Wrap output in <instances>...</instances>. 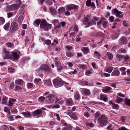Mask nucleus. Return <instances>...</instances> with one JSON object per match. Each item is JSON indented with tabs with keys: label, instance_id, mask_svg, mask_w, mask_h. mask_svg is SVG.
Returning a JSON list of instances; mask_svg holds the SVG:
<instances>
[{
	"label": "nucleus",
	"instance_id": "obj_21",
	"mask_svg": "<svg viewBox=\"0 0 130 130\" xmlns=\"http://www.w3.org/2000/svg\"><path fill=\"white\" fill-rule=\"evenodd\" d=\"M42 19H42L41 20L38 19H36L35 20L34 23L33 24L35 26V24H36V25H37L39 26V25L40 23H41V22H42Z\"/></svg>",
	"mask_w": 130,
	"mask_h": 130
},
{
	"label": "nucleus",
	"instance_id": "obj_55",
	"mask_svg": "<svg viewBox=\"0 0 130 130\" xmlns=\"http://www.w3.org/2000/svg\"><path fill=\"white\" fill-rule=\"evenodd\" d=\"M79 68L81 69H86L87 67L85 65L81 64L79 65Z\"/></svg>",
	"mask_w": 130,
	"mask_h": 130
},
{
	"label": "nucleus",
	"instance_id": "obj_51",
	"mask_svg": "<svg viewBox=\"0 0 130 130\" xmlns=\"http://www.w3.org/2000/svg\"><path fill=\"white\" fill-rule=\"evenodd\" d=\"M117 99L116 101L118 103H120L121 102L123 101V99L119 97H117Z\"/></svg>",
	"mask_w": 130,
	"mask_h": 130
},
{
	"label": "nucleus",
	"instance_id": "obj_59",
	"mask_svg": "<svg viewBox=\"0 0 130 130\" xmlns=\"http://www.w3.org/2000/svg\"><path fill=\"white\" fill-rule=\"evenodd\" d=\"M77 71L76 69H75L73 71H70L69 72H68V73L71 74H76L77 73Z\"/></svg>",
	"mask_w": 130,
	"mask_h": 130
},
{
	"label": "nucleus",
	"instance_id": "obj_33",
	"mask_svg": "<svg viewBox=\"0 0 130 130\" xmlns=\"http://www.w3.org/2000/svg\"><path fill=\"white\" fill-rule=\"evenodd\" d=\"M44 83L45 85L49 86H52L51 80L50 79L45 80L44 82Z\"/></svg>",
	"mask_w": 130,
	"mask_h": 130
},
{
	"label": "nucleus",
	"instance_id": "obj_42",
	"mask_svg": "<svg viewBox=\"0 0 130 130\" xmlns=\"http://www.w3.org/2000/svg\"><path fill=\"white\" fill-rule=\"evenodd\" d=\"M23 16H20L18 18V22L19 24H21L22 22L23 21Z\"/></svg>",
	"mask_w": 130,
	"mask_h": 130
},
{
	"label": "nucleus",
	"instance_id": "obj_56",
	"mask_svg": "<svg viewBox=\"0 0 130 130\" xmlns=\"http://www.w3.org/2000/svg\"><path fill=\"white\" fill-rule=\"evenodd\" d=\"M71 126H67L66 127L63 128V130H71Z\"/></svg>",
	"mask_w": 130,
	"mask_h": 130
},
{
	"label": "nucleus",
	"instance_id": "obj_50",
	"mask_svg": "<svg viewBox=\"0 0 130 130\" xmlns=\"http://www.w3.org/2000/svg\"><path fill=\"white\" fill-rule=\"evenodd\" d=\"M8 72L10 73H12L15 72L14 69L11 67L8 68Z\"/></svg>",
	"mask_w": 130,
	"mask_h": 130
},
{
	"label": "nucleus",
	"instance_id": "obj_6",
	"mask_svg": "<svg viewBox=\"0 0 130 130\" xmlns=\"http://www.w3.org/2000/svg\"><path fill=\"white\" fill-rule=\"evenodd\" d=\"M42 111L40 109H38L32 112V115L33 117L37 118L41 117Z\"/></svg>",
	"mask_w": 130,
	"mask_h": 130
},
{
	"label": "nucleus",
	"instance_id": "obj_32",
	"mask_svg": "<svg viewBox=\"0 0 130 130\" xmlns=\"http://www.w3.org/2000/svg\"><path fill=\"white\" fill-rule=\"evenodd\" d=\"M116 57L118 61H121L123 60V55L117 54Z\"/></svg>",
	"mask_w": 130,
	"mask_h": 130
},
{
	"label": "nucleus",
	"instance_id": "obj_62",
	"mask_svg": "<svg viewBox=\"0 0 130 130\" xmlns=\"http://www.w3.org/2000/svg\"><path fill=\"white\" fill-rule=\"evenodd\" d=\"M46 4L48 5H51L53 4L52 1L50 0H47L46 2Z\"/></svg>",
	"mask_w": 130,
	"mask_h": 130
},
{
	"label": "nucleus",
	"instance_id": "obj_3",
	"mask_svg": "<svg viewBox=\"0 0 130 130\" xmlns=\"http://www.w3.org/2000/svg\"><path fill=\"white\" fill-rule=\"evenodd\" d=\"M18 27V25L17 23L12 22L11 24L9 31L11 33H13L17 30Z\"/></svg>",
	"mask_w": 130,
	"mask_h": 130
},
{
	"label": "nucleus",
	"instance_id": "obj_20",
	"mask_svg": "<svg viewBox=\"0 0 130 130\" xmlns=\"http://www.w3.org/2000/svg\"><path fill=\"white\" fill-rule=\"evenodd\" d=\"M120 74V72L118 70H114L111 73V75L112 76H118Z\"/></svg>",
	"mask_w": 130,
	"mask_h": 130
},
{
	"label": "nucleus",
	"instance_id": "obj_4",
	"mask_svg": "<svg viewBox=\"0 0 130 130\" xmlns=\"http://www.w3.org/2000/svg\"><path fill=\"white\" fill-rule=\"evenodd\" d=\"M3 52L5 55V57L3 58L4 59H11V58H12L11 57L12 52H9L5 48H3Z\"/></svg>",
	"mask_w": 130,
	"mask_h": 130
},
{
	"label": "nucleus",
	"instance_id": "obj_38",
	"mask_svg": "<svg viewBox=\"0 0 130 130\" xmlns=\"http://www.w3.org/2000/svg\"><path fill=\"white\" fill-rule=\"evenodd\" d=\"M15 83L16 85H20L23 83V80L22 79H18L15 81Z\"/></svg>",
	"mask_w": 130,
	"mask_h": 130
},
{
	"label": "nucleus",
	"instance_id": "obj_28",
	"mask_svg": "<svg viewBox=\"0 0 130 130\" xmlns=\"http://www.w3.org/2000/svg\"><path fill=\"white\" fill-rule=\"evenodd\" d=\"M82 51L84 54H86L88 53L89 50L87 47H83Z\"/></svg>",
	"mask_w": 130,
	"mask_h": 130
},
{
	"label": "nucleus",
	"instance_id": "obj_45",
	"mask_svg": "<svg viewBox=\"0 0 130 130\" xmlns=\"http://www.w3.org/2000/svg\"><path fill=\"white\" fill-rule=\"evenodd\" d=\"M72 100L71 99L66 100V104L67 105H70L72 103Z\"/></svg>",
	"mask_w": 130,
	"mask_h": 130
},
{
	"label": "nucleus",
	"instance_id": "obj_18",
	"mask_svg": "<svg viewBox=\"0 0 130 130\" xmlns=\"http://www.w3.org/2000/svg\"><path fill=\"white\" fill-rule=\"evenodd\" d=\"M22 114L26 118H31L30 112L29 111L24 112L22 113Z\"/></svg>",
	"mask_w": 130,
	"mask_h": 130
},
{
	"label": "nucleus",
	"instance_id": "obj_19",
	"mask_svg": "<svg viewBox=\"0 0 130 130\" xmlns=\"http://www.w3.org/2000/svg\"><path fill=\"white\" fill-rule=\"evenodd\" d=\"M70 117L72 119L74 120H77L78 119V117L76 115L75 113H71Z\"/></svg>",
	"mask_w": 130,
	"mask_h": 130
},
{
	"label": "nucleus",
	"instance_id": "obj_12",
	"mask_svg": "<svg viewBox=\"0 0 130 130\" xmlns=\"http://www.w3.org/2000/svg\"><path fill=\"white\" fill-rule=\"evenodd\" d=\"M17 101L16 99L12 98H10L9 100L8 105L10 107H12V105L14 104L15 102Z\"/></svg>",
	"mask_w": 130,
	"mask_h": 130
},
{
	"label": "nucleus",
	"instance_id": "obj_52",
	"mask_svg": "<svg viewBox=\"0 0 130 130\" xmlns=\"http://www.w3.org/2000/svg\"><path fill=\"white\" fill-rule=\"evenodd\" d=\"M112 106L114 108L116 109H118L119 106L118 104H115L113 103H112Z\"/></svg>",
	"mask_w": 130,
	"mask_h": 130
},
{
	"label": "nucleus",
	"instance_id": "obj_13",
	"mask_svg": "<svg viewBox=\"0 0 130 130\" xmlns=\"http://www.w3.org/2000/svg\"><path fill=\"white\" fill-rule=\"evenodd\" d=\"M111 88L109 87H106L102 89V91L105 93H109L111 92Z\"/></svg>",
	"mask_w": 130,
	"mask_h": 130
},
{
	"label": "nucleus",
	"instance_id": "obj_27",
	"mask_svg": "<svg viewBox=\"0 0 130 130\" xmlns=\"http://www.w3.org/2000/svg\"><path fill=\"white\" fill-rule=\"evenodd\" d=\"M123 60L125 61H130V57L127 54L123 56Z\"/></svg>",
	"mask_w": 130,
	"mask_h": 130
},
{
	"label": "nucleus",
	"instance_id": "obj_34",
	"mask_svg": "<svg viewBox=\"0 0 130 130\" xmlns=\"http://www.w3.org/2000/svg\"><path fill=\"white\" fill-rule=\"evenodd\" d=\"M66 55L68 57L71 58L73 56V53L70 52H67L66 53Z\"/></svg>",
	"mask_w": 130,
	"mask_h": 130
},
{
	"label": "nucleus",
	"instance_id": "obj_41",
	"mask_svg": "<svg viewBox=\"0 0 130 130\" xmlns=\"http://www.w3.org/2000/svg\"><path fill=\"white\" fill-rule=\"evenodd\" d=\"M107 56L109 59L111 60L113 57V54L109 52H107Z\"/></svg>",
	"mask_w": 130,
	"mask_h": 130
},
{
	"label": "nucleus",
	"instance_id": "obj_9",
	"mask_svg": "<svg viewBox=\"0 0 130 130\" xmlns=\"http://www.w3.org/2000/svg\"><path fill=\"white\" fill-rule=\"evenodd\" d=\"M49 69L48 67L46 64H42L40 66V69L38 71V72L40 73V72L41 71H46L48 70Z\"/></svg>",
	"mask_w": 130,
	"mask_h": 130
},
{
	"label": "nucleus",
	"instance_id": "obj_35",
	"mask_svg": "<svg viewBox=\"0 0 130 130\" xmlns=\"http://www.w3.org/2000/svg\"><path fill=\"white\" fill-rule=\"evenodd\" d=\"M10 22H9L6 23L4 26V28L6 30L8 29V28L10 25Z\"/></svg>",
	"mask_w": 130,
	"mask_h": 130
},
{
	"label": "nucleus",
	"instance_id": "obj_40",
	"mask_svg": "<svg viewBox=\"0 0 130 130\" xmlns=\"http://www.w3.org/2000/svg\"><path fill=\"white\" fill-rule=\"evenodd\" d=\"M45 99V98L43 96H41L38 98V101L41 103L43 102Z\"/></svg>",
	"mask_w": 130,
	"mask_h": 130
},
{
	"label": "nucleus",
	"instance_id": "obj_39",
	"mask_svg": "<svg viewBox=\"0 0 130 130\" xmlns=\"http://www.w3.org/2000/svg\"><path fill=\"white\" fill-rule=\"evenodd\" d=\"M119 35V34L116 33L112 36V38L113 40L115 39L118 37Z\"/></svg>",
	"mask_w": 130,
	"mask_h": 130
},
{
	"label": "nucleus",
	"instance_id": "obj_58",
	"mask_svg": "<svg viewBox=\"0 0 130 130\" xmlns=\"http://www.w3.org/2000/svg\"><path fill=\"white\" fill-rule=\"evenodd\" d=\"M41 80V79L40 78H35L34 80V83L36 84H38Z\"/></svg>",
	"mask_w": 130,
	"mask_h": 130
},
{
	"label": "nucleus",
	"instance_id": "obj_49",
	"mask_svg": "<svg viewBox=\"0 0 130 130\" xmlns=\"http://www.w3.org/2000/svg\"><path fill=\"white\" fill-rule=\"evenodd\" d=\"M5 22L4 18L3 17H0V25L3 24Z\"/></svg>",
	"mask_w": 130,
	"mask_h": 130
},
{
	"label": "nucleus",
	"instance_id": "obj_23",
	"mask_svg": "<svg viewBox=\"0 0 130 130\" xmlns=\"http://www.w3.org/2000/svg\"><path fill=\"white\" fill-rule=\"evenodd\" d=\"M49 10L51 13L54 15H56L57 13L56 10H55L53 8L50 7L49 8Z\"/></svg>",
	"mask_w": 130,
	"mask_h": 130
},
{
	"label": "nucleus",
	"instance_id": "obj_30",
	"mask_svg": "<svg viewBox=\"0 0 130 130\" xmlns=\"http://www.w3.org/2000/svg\"><path fill=\"white\" fill-rule=\"evenodd\" d=\"M113 67H110L107 68H106L105 69V71L108 73H110L113 70Z\"/></svg>",
	"mask_w": 130,
	"mask_h": 130
},
{
	"label": "nucleus",
	"instance_id": "obj_43",
	"mask_svg": "<svg viewBox=\"0 0 130 130\" xmlns=\"http://www.w3.org/2000/svg\"><path fill=\"white\" fill-rule=\"evenodd\" d=\"M10 8L12 10H14L18 8V6L17 5L12 4L10 6Z\"/></svg>",
	"mask_w": 130,
	"mask_h": 130
},
{
	"label": "nucleus",
	"instance_id": "obj_15",
	"mask_svg": "<svg viewBox=\"0 0 130 130\" xmlns=\"http://www.w3.org/2000/svg\"><path fill=\"white\" fill-rule=\"evenodd\" d=\"M86 5L87 6H91L93 8L95 6L94 3L93 2H91V1H86Z\"/></svg>",
	"mask_w": 130,
	"mask_h": 130
},
{
	"label": "nucleus",
	"instance_id": "obj_8",
	"mask_svg": "<svg viewBox=\"0 0 130 130\" xmlns=\"http://www.w3.org/2000/svg\"><path fill=\"white\" fill-rule=\"evenodd\" d=\"M46 101L49 103H52L53 102L54 100V97L52 94L46 97Z\"/></svg>",
	"mask_w": 130,
	"mask_h": 130
},
{
	"label": "nucleus",
	"instance_id": "obj_14",
	"mask_svg": "<svg viewBox=\"0 0 130 130\" xmlns=\"http://www.w3.org/2000/svg\"><path fill=\"white\" fill-rule=\"evenodd\" d=\"M90 90L88 89H83V94L86 96H89L90 94Z\"/></svg>",
	"mask_w": 130,
	"mask_h": 130
},
{
	"label": "nucleus",
	"instance_id": "obj_53",
	"mask_svg": "<svg viewBox=\"0 0 130 130\" xmlns=\"http://www.w3.org/2000/svg\"><path fill=\"white\" fill-rule=\"evenodd\" d=\"M93 73V72L91 70H88L86 72L85 75L87 76H89L90 74H92Z\"/></svg>",
	"mask_w": 130,
	"mask_h": 130
},
{
	"label": "nucleus",
	"instance_id": "obj_10",
	"mask_svg": "<svg viewBox=\"0 0 130 130\" xmlns=\"http://www.w3.org/2000/svg\"><path fill=\"white\" fill-rule=\"evenodd\" d=\"M11 57L12 58H11L10 59L12 60H17L19 58V55L16 52H12Z\"/></svg>",
	"mask_w": 130,
	"mask_h": 130
},
{
	"label": "nucleus",
	"instance_id": "obj_31",
	"mask_svg": "<svg viewBox=\"0 0 130 130\" xmlns=\"http://www.w3.org/2000/svg\"><path fill=\"white\" fill-rule=\"evenodd\" d=\"M100 98L101 100H103L105 102H106L108 99L105 95L102 94H100Z\"/></svg>",
	"mask_w": 130,
	"mask_h": 130
},
{
	"label": "nucleus",
	"instance_id": "obj_64",
	"mask_svg": "<svg viewBox=\"0 0 130 130\" xmlns=\"http://www.w3.org/2000/svg\"><path fill=\"white\" fill-rule=\"evenodd\" d=\"M7 17L8 18H9L11 17L13 15V14L12 13L10 12L7 13Z\"/></svg>",
	"mask_w": 130,
	"mask_h": 130
},
{
	"label": "nucleus",
	"instance_id": "obj_63",
	"mask_svg": "<svg viewBox=\"0 0 130 130\" xmlns=\"http://www.w3.org/2000/svg\"><path fill=\"white\" fill-rule=\"evenodd\" d=\"M45 43L47 44H49L51 43V41L50 40H47L44 41Z\"/></svg>",
	"mask_w": 130,
	"mask_h": 130
},
{
	"label": "nucleus",
	"instance_id": "obj_26",
	"mask_svg": "<svg viewBox=\"0 0 130 130\" xmlns=\"http://www.w3.org/2000/svg\"><path fill=\"white\" fill-rule=\"evenodd\" d=\"M100 125L101 126H103L106 125L108 123V122L106 120L101 121L99 123Z\"/></svg>",
	"mask_w": 130,
	"mask_h": 130
},
{
	"label": "nucleus",
	"instance_id": "obj_44",
	"mask_svg": "<svg viewBox=\"0 0 130 130\" xmlns=\"http://www.w3.org/2000/svg\"><path fill=\"white\" fill-rule=\"evenodd\" d=\"M55 65L56 67L58 68L62 67L59 61H55Z\"/></svg>",
	"mask_w": 130,
	"mask_h": 130
},
{
	"label": "nucleus",
	"instance_id": "obj_60",
	"mask_svg": "<svg viewBox=\"0 0 130 130\" xmlns=\"http://www.w3.org/2000/svg\"><path fill=\"white\" fill-rule=\"evenodd\" d=\"M102 24L103 27L105 28L107 24V22L106 21H104L102 22Z\"/></svg>",
	"mask_w": 130,
	"mask_h": 130
},
{
	"label": "nucleus",
	"instance_id": "obj_11",
	"mask_svg": "<svg viewBox=\"0 0 130 130\" xmlns=\"http://www.w3.org/2000/svg\"><path fill=\"white\" fill-rule=\"evenodd\" d=\"M127 42V39L124 36L122 37L119 40V42L121 44H126Z\"/></svg>",
	"mask_w": 130,
	"mask_h": 130
},
{
	"label": "nucleus",
	"instance_id": "obj_48",
	"mask_svg": "<svg viewBox=\"0 0 130 130\" xmlns=\"http://www.w3.org/2000/svg\"><path fill=\"white\" fill-rule=\"evenodd\" d=\"M6 46L8 47H10L12 48L14 46L10 42H8L7 43L5 44Z\"/></svg>",
	"mask_w": 130,
	"mask_h": 130
},
{
	"label": "nucleus",
	"instance_id": "obj_37",
	"mask_svg": "<svg viewBox=\"0 0 130 130\" xmlns=\"http://www.w3.org/2000/svg\"><path fill=\"white\" fill-rule=\"evenodd\" d=\"M8 127L6 125H3L0 128V130H8Z\"/></svg>",
	"mask_w": 130,
	"mask_h": 130
},
{
	"label": "nucleus",
	"instance_id": "obj_47",
	"mask_svg": "<svg viewBox=\"0 0 130 130\" xmlns=\"http://www.w3.org/2000/svg\"><path fill=\"white\" fill-rule=\"evenodd\" d=\"M20 14L23 15L24 13V9L23 7H21L19 10Z\"/></svg>",
	"mask_w": 130,
	"mask_h": 130
},
{
	"label": "nucleus",
	"instance_id": "obj_54",
	"mask_svg": "<svg viewBox=\"0 0 130 130\" xmlns=\"http://www.w3.org/2000/svg\"><path fill=\"white\" fill-rule=\"evenodd\" d=\"M84 116L87 118H88L90 116V114L87 111H85L84 112Z\"/></svg>",
	"mask_w": 130,
	"mask_h": 130
},
{
	"label": "nucleus",
	"instance_id": "obj_25",
	"mask_svg": "<svg viewBox=\"0 0 130 130\" xmlns=\"http://www.w3.org/2000/svg\"><path fill=\"white\" fill-rule=\"evenodd\" d=\"M124 102L126 105L130 106V99L126 98L124 99Z\"/></svg>",
	"mask_w": 130,
	"mask_h": 130
},
{
	"label": "nucleus",
	"instance_id": "obj_7",
	"mask_svg": "<svg viewBox=\"0 0 130 130\" xmlns=\"http://www.w3.org/2000/svg\"><path fill=\"white\" fill-rule=\"evenodd\" d=\"M66 9L67 11L72 10H76L78 8V6L74 4H70L67 5L66 6Z\"/></svg>",
	"mask_w": 130,
	"mask_h": 130
},
{
	"label": "nucleus",
	"instance_id": "obj_46",
	"mask_svg": "<svg viewBox=\"0 0 130 130\" xmlns=\"http://www.w3.org/2000/svg\"><path fill=\"white\" fill-rule=\"evenodd\" d=\"M96 22L93 21H90L89 22L87 25V27H89L91 25H95L96 24Z\"/></svg>",
	"mask_w": 130,
	"mask_h": 130
},
{
	"label": "nucleus",
	"instance_id": "obj_5",
	"mask_svg": "<svg viewBox=\"0 0 130 130\" xmlns=\"http://www.w3.org/2000/svg\"><path fill=\"white\" fill-rule=\"evenodd\" d=\"M112 13L116 15V16L119 17L120 18H122L123 17V15L120 14L122 13L123 12L118 10L117 8L113 9L112 11Z\"/></svg>",
	"mask_w": 130,
	"mask_h": 130
},
{
	"label": "nucleus",
	"instance_id": "obj_29",
	"mask_svg": "<svg viewBox=\"0 0 130 130\" xmlns=\"http://www.w3.org/2000/svg\"><path fill=\"white\" fill-rule=\"evenodd\" d=\"M74 97L75 99L76 100H78L80 98L79 94L78 92H76L75 93Z\"/></svg>",
	"mask_w": 130,
	"mask_h": 130
},
{
	"label": "nucleus",
	"instance_id": "obj_57",
	"mask_svg": "<svg viewBox=\"0 0 130 130\" xmlns=\"http://www.w3.org/2000/svg\"><path fill=\"white\" fill-rule=\"evenodd\" d=\"M27 86L28 88H31L33 87V84L31 83H28L27 84Z\"/></svg>",
	"mask_w": 130,
	"mask_h": 130
},
{
	"label": "nucleus",
	"instance_id": "obj_22",
	"mask_svg": "<svg viewBox=\"0 0 130 130\" xmlns=\"http://www.w3.org/2000/svg\"><path fill=\"white\" fill-rule=\"evenodd\" d=\"M90 19V16L89 15H87L85 17L84 19V20L83 21L84 24L86 25L88 23L89 20Z\"/></svg>",
	"mask_w": 130,
	"mask_h": 130
},
{
	"label": "nucleus",
	"instance_id": "obj_1",
	"mask_svg": "<svg viewBox=\"0 0 130 130\" xmlns=\"http://www.w3.org/2000/svg\"><path fill=\"white\" fill-rule=\"evenodd\" d=\"M40 27L44 31H47L51 28L52 25L47 23L45 19H42V22L40 24Z\"/></svg>",
	"mask_w": 130,
	"mask_h": 130
},
{
	"label": "nucleus",
	"instance_id": "obj_61",
	"mask_svg": "<svg viewBox=\"0 0 130 130\" xmlns=\"http://www.w3.org/2000/svg\"><path fill=\"white\" fill-rule=\"evenodd\" d=\"M118 130H129L124 126H122L120 127Z\"/></svg>",
	"mask_w": 130,
	"mask_h": 130
},
{
	"label": "nucleus",
	"instance_id": "obj_24",
	"mask_svg": "<svg viewBox=\"0 0 130 130\" xmlns=\"http://www.w3.org/2000/svg\"><path fill=\"white\" fill-rule=\"evenodd\" d=\"M8 98L6 96L3 97L2 103L3 104L6 105L7 104Z\"/></svg>",
	"mask_w": 130,
	"mask_h": 130
},
{
	"label": "nucleus",
	"instance_id": "obj_36",
	"mask_svg": "<svg viewBox=\"0 0 130 130\" xmlns=\"http://www.w3.org/2000/svg\"><path fill=\"white\" fill-rule=\"evenodd\" d=\"M126 52V50L123 48H121L118 51V52L119 54L125 53Z\"/></svg>",
	"mask_w": 130,
	"mask_h": 130
},
{
	"label": "nucleus",
	"instance_id": "obj_16",
	"mask_svg": "<svg viewBox=\"0 0 130 130\" xmlns=\"http://www.w3.org/2000/svg\"><path fill=\"white\" fill-rule=\"evenodd\" d=\"M107 119V118L103 115H102L101 116L99 117L98 119V122L100 123L101 121L105 120Z\"/></svg>",
	"mask_w": 130,
	"mask_h": 130
},
{
	"label": "nucleus",
	"instance_id": "obj_17",
	"mask_svg": "<svg viewBox=\"0 0 130 130\" xmlns=\"http://www.w3.org/2000/svg\"><path fill=\"white\" fill-rule=\"evenodd\" d=\"M65 10H66L65 8L62 7H60L58 9V13L59 14L63 13L65 12Z\"/></svg>",
	"mask_w": 130,
	"mask_h": 130
},
{
	"label": "nucleus",
	"instance_id": "obj_2",
	"mask_svg": "<svg viewBox=\"0 0 130 130\" xmlns=\"http://www.w3.org/2000/svg\"><path fill=\"white\" fill-rule=\"evenodd\" d=\"M53 84L54 86L56 88H58L62 86L65 84V86L67 85L68 83L66 82H63L61 80L55 79L53 80Z\"/></svg>",
	"mask_w": 130,
	"mask_h": 130
}]
</instances>
